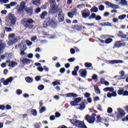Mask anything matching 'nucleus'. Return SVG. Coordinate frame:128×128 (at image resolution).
<instances>
[{
    "label": "nucleus",
    "instance_id": "1",
    "mask_svg": "<svg viewBox=\"0 0 128 128\" xmlns=\"http://www.w3.org/2000/svg\"><path fill=\"white\" fill-rule=\"evenodd\" d=\"M34 20L32 19H23L22 20V24L26 28H29L30 30H32L34 28Z\"/></svg>",
    "mask_w": 128,
    "mask_h": 128
},
{
    "label": "nucleus",
    "instance_id": "2",
    "mask_svg": "<svg viewBox=\"0 0 128 128\" xmlns=\"http://www.w3.org/2000/svg\"><path fill=\"white\" fill-rule=\"evenodd\" d=\"M8 38L10 40L8 42V46H12L14 44H16L20 38V36H16L14 34H10Z\"/></svg>",
    "mask_w": 128,
    "mask_h": 128
},
{
    "label": "nucleus",
    "instance_id": "3",
    "mask_svg": "<svg viewBox=\"0 0 128 128\" xmlns=\"http://www.w3.org/2000/svg\"><path fill=\"white\" fill-rule=\"evenodd\" d=\"M70 122L75 126H78L80 128H88L84 123L82 121L76 120H70Z\"/></svg>",
    "mask_w": 128,
    "mask_h": 128
},
{
    "label": "nucleus",
    "instance_id": "4",
    "mask_svg": "<svg viewBox=\"0 0 128 128\" xmlns=\"http://www.w3.org/2000/svg\"><path fill=\"white\" fill-rule=\"evenodd\" d=\"M54 26H56V23L52 19L50 18H47L43 24L44 28H48V26H53L54 28Z\"/></svg>",
    "mask_w": 128,
    "mask_h": 128
},
{
    "label": "nucleus",
    "instance_id": "5",
    "mask_svg": "<svg viewBox=\"0 0 128 128\" xmlns=\"http://www.w3.org/2000/svg\"><path fill=\"white\" fill-rule=\"evenodd\" d=\"M26 3L24 1L20 4V6L17 10V12L19 14H22V12H24L26 10Z\"/></svg>",
    "mask_w": 128,
    "mask_h": 128
},
{
    "label": "nucleus",
    "instance_id": "6",
    "mask_svg": "<svg viewBox=\"0 0 128 128\" xmlns=\"http://www.w3.org/2000/svg\"><path fill=\"white\" fill-rule=\"evenodd\" d=\"M94 116H96V114H93L92 116H90L89 114H87L85 116L84 119L87 120V122L89 124H94V120H96Z\"/></svg>",
    "mask_w": 128,
    "mask_h": 128
},
{
    "label": "nucleus",
    "instance_id": "7",
    "mask_svg": "<svg viewBox=\"0 0 128 128\" xmlns=\"http://www.w3.org/2000/svg\"><path fill=\"white\" fill-rule=\"evenodd\" d=\"M8 22H10L12 24H16V16L12 14H10L6 18Z\"/></svg>",
    "mask_w": 128,
    "mask_h": 128
},
{
    "label": "nucleus",
    "instance_id": "8",
    "mask_svg": "<svg viewBox=\"0 0 128 128\" xmlns=\"http://www.w3.org/2000/svg\"><path fill=\"white\" fill-rule=\"evenodd\" d=\"M82 18H88V16H90V12L88 9H85L82 11Z\"/></svg>",
    "mask_w": 128,
    "mask_h": 128
},
{
    "label": "nucleus",
    "instance_id": "9",
    "mask_svg": "<svg viewBox=\"0 0 128 128\" xmlns=\"http://www.w3.org/2000/svg\"><path fill=\"white\" fill-rule=\"evenodd\" d=\"M105 4H106V6H110V8H112L113 10H118V8H119L118 5L113 4L109 2H106Z\"/></svg>",
    "mask_w": 128,
    "mask_h": 128
},
{
    "label": "nucleus",
    "instance_id": "10",
    "mask_svg": "<svg viewBox=\"0 0 128 128\" xmlns=\"http://www.w3.org/2000/svg\"><path fill=\"white\" fill-rule=\"evenodd\" d=\"M58 13V20L59 22H64V12L62 10H60Z\"/></svg>",
    "mask_w": 128,
    "mask_h": 128
},
{
    "label": "nucleus",
    "instance_id": "11",
    "mask_svg": "<svg viewBox=\"0 0 128 128\" xmlns=\"http://www.w3.org/2000/svg\"><path fill=\"white\" fill-rule=\"evenodd\" d=\"M62 96H66V98H76L78 96V94L75 93H68Z\"/></svg>",
    "mask_w": 128,
    "mask_h": 128
},
{
    "label": "nucleus",
    "instance_id": "12",
    "mask_svg": "<svg viewBox=\"0 0 128 128\" xmlns=\"http://www.w3.org/2000/svg\"><path fill=\"white\" fill-rule=\"evenodd\" d=\"M20 62L23 64H26L30 62V60L28 58H24V57H21L20 60Z\"/></svg>",
    "mask_w": 128,
    "mask_h": 128
},
{
    "label": "nucleus",
    "instance_id": "13",
    "mask_svg": "<svg viewBox=\"0 0 128 128\" xmlns=\"http://www.w3.org/2000/svg\"><path fill=\"white\" fill-rule=\"evenodd\" d=\"M108 64H122V60H112L108 61Z\"/></svg>",
    "mask_w": 128,
    "mask_h": 128
},
{
    "label": "nucleus",
    "instance_id": "14",
    "mask_svg": "<svg viewBox=\"0 0 128 128\" xmlns=\"http://www.w3.org/2000/svg\"><path fill=\"white\" fill-rule=\"evenodd\" d=\"M12 82V77H10L4 82V86H8L10 82Z\"/></svg>",
    "mask_w": 128,
    "mask_h": 128
},
{
    "label": "nucleus",
    "instance_id": "15",
    "mask_svg": "<svg viewBox=\"0 0 128 128\" xmlns=\"http://www.w3.org/2000/svg\"><path fill=\"white\" fill-rule=\"evenodd\" d=\"M79 72L81 74V76H82L83 78H86V70H80L79 71Z\"/></svg>",
    "mask_w": 128,
    "mask_h": 128
},
{
    "label": "nucleus",
    "instance_id": "16",
    "mask_svg": "<svg viewBox=\"0 0 128 128\" xmlns=\"http://www.w3.org/2000/svg\"><path fill=\"white\" fill-rule=\"evenodd\" d=\"M20 51H24L26 50V45L24 44H22L19 46Z\"/></svg>",
    "mask_w": 128,
    "mask_h": 128
},
{
    "label": "nucleus",
    "instance_id": "17",
    "mask_svg": "<svg viewBox=\"0 0 128 128\" xmlns=\"http://www.w3.org/2000/svg\"><path fill=\"white\" fill-rule=\"evenodd\" d=\"M10 68H14L16 66H18V62H11L8 65Z\"/></svg>",
    "mask_w": 128,
    "mask_h": 128
},
{
    "label": "nucleus",
    "instance_id": "18",
    "mask_svg": "<svg viewBox=\"0 0 128 128\" xmlns=\"http://www.w3.org/2000/svg\"><path fill=\"white\" fill-rule=\"evenodd\" d=\"M32 2L36 6H38L40 4V0H32Z\"/></svg>",
    "mask_w": 128,
    "mask_h": 128
},
{
    "label": "nucleus",
    "instance_id": "19",
    "mask_svg": "<svg viewBox=\"0 0 128 128\" xmlns=\"http://www.w3.org/2000/svg\"><path fill=\"white\" fill-rule=\"evenodd\" d=\"M56 4H54V2L51 3V9L50 10V12H54Z\"/></svg>",
    "mask_w": 128,
    "mask_h": 128
},
{
    "label": "nucleus",
    "instance_id": "20",
    "mask_svg": "<svg viewBox=\"0 0 128 128\" xmlns=\"http://www.w3.org/2000/svg\"><path fill=\"white\" fill-rule=\"evenodd\" d=\"M107 96L109 98H112V96H116V92H114L112 94L108 93L107 94Z\"/></svg>",
    "mask_w": 128,
    "mask_h": 128
},
{
    "label": "nucleus",
    "instance_id": "21",
    "mask_svg": "<svg viewBox=\"0 0 128 128\" xmlns=\"http://www.w3.org/2000/svg\"><path fill=\"white\" fill-rule=\"evenodd\" d=\"M74 30H78V32H80V30H82V26H78V25H74L73 26Z\"/></svg>",
    "mask_w": 128,
    "mask_h": 128
},
{
    "label": "nucleus",
    "instance_id": "22",
    "mask_svg": "<svg viewBox=\"0 0 128 128\" xmlns=\"http://www.w3.org/2000/svg\"><path fill=\"white\" fill-rule=\"evenodd\" d=\"M118 110L121 116H124V114H125V113H124V111L120 108H118Z\"/></svg>",
    "mask_w": 128,
    "mask_h": 128
},
{
    "label": "nucleus",
    "instance_id": "23",
    "mask_svg": "<svg viewBox=\"0 0 128 128\" xmlns=\"http://www.w3.org/2000/svg\"><path fill=\"white\" fill-rule=\"evenodd\" d=\"M91 12H98V9L96 6H94L90 10Z\"/></svg>",
    "mask_w": 128,
    "mask_h": 128
},
{
    "label": "nucleus",
    "instance_id": "24",
    "mask_svg": "<svg viewBox=\"0 0 128 128\" xmlns=\"http://www.w3.org/2000/svg\"><path fill=\"white\" fill-rule=\"evenodd\" d=\"M25 80H26V82H28L29 84H30V82H32L33 79H32V78L30 76L26 77Z\"/></svg>",
    "mask_w": 128,
    "mask_h": 128
},
{
    "label": "nucleus",
    "instance_id": "25",
    "mask_svg": "<svg viewBox=\"0 0 128 128\" xmlns=\"http://www.w3.org/2000/svg\"><path fill=\"white\" fill-rule=\"evenodd\" d=\"M119 4L122 6H126L128 2H126V0H120V2H119Z\"/></svg>",
    "mask_w": 128,
    "mask_h": 128
},
{
    "label": "nucleus",
    "instance_id": "26",
    "mask_svg": "<svg viewBox=\"0 0 128 128\" xmlns=\"http://www.w3.org/2000/svg\"><path fill=\"white\" fill-rule=\"evenodd\" d=\"M102 122V118H100V116H96V122Z\"/></svg>",
    "mask_w": 128,
    "mask_h": 128
},
{
    "label": "nucleus",
    "instance_id": "27",
    "mask_svg": "<svg viewBox=\"0 0 128 128\" xmlns=\"http://www.w3.org/2000/svg\"><path fill=\"white\" fill-rule=\"evenodd\" d=\"M126 18V15L125 14H122V15H120V16H118V18L119 20H124V19Z\"/></svg>",
    "mask_w": 128,
    "mask_h": 128
},
{
    "label": "nucleus",
    "instance_id": "28",
    "mask_svg": "<svg viewBox=\"0 0 128 128\" xmlns=\"http://www.w3.org/2000/svg\"><path fill=\"white\" fill-rule=\"evenodd\" d=\"M118 94H120V96H122H122H125L124 94H126V90H118Z\"/></svg>",
    "mask_w": 128,
    "mask_h": 128
},
{
    "label": "nucleus",
    "instance_id": "29",
    "mask_svg": "<svg viewBox=\"0 0 128 128\" xmlns=\"http://www.w3.org/2000/svg\"><path fill=\"white\" fill-rule=\"evenodd\" d=\"M112 42V39L111 38H108L105 40V43L106 44H110Z\"/></svg>",
    "mask_w": 128,
    "mask_h": 128
},
{
    "label": "nucleus",
    "instance_id": "30",
    "mask_svg": "<svg viewBox=\"0 0 128 128\" xmlns=\"http://www.w3.org/2000/svg\"><path fill=\"white\" fill-rule=\"evenodd\" d=\"M96 14L94 13H92L91 16H90L88 17V19L89 20H92V18H96Z\"/></svg>",
    "mask_w": 128,
    "mask_h": 128
},
{
    "label": "nucleus",
    "instance_id": "31",
    "mask_svg": "<svg viewBox=\"0 0 128 128\" xmlns=\"http://www.w3.org/2000/svg\"><path fill=\"white\" fill-rule=\"evenodd\" d=\"M94 88L96 94H100V89H98V86H94Z\"/></svg>",
    "mask_w": 128,
    "mask_h": 128
},
{
    "label": "nucleus",
    "instance_id": "32",
    "mask_svg": "<svg viewBox=\"0 0 128 128\" xmlns=\"http://www.w3.org/2000/svg\"><path fill=\"white\" fill-rule=\"evenodd\" d=\"M47 14H48V12L46 11L42 12V13L41 14V16H40L41 18H44V17Z\"/></svg>",
    "mask_w": 128,
    "mask_h": 128
},
{
    "label": "nucleus",
    "instance_id": "33",
    "mask_svg": "<svg viewBox=\"0 0 128 128\" xmlns=\"http://www.w3.org/2000/svg\"><path fill=\"white\" fill-rule=\"evenodd\" d=\"M119 35L122 38H124L126 36V34H124V33L120 31H119Z\"/></svg>",
    "mask_w": 128,
    "mask_h": 128
},
{
    "label": "nucleus",
    "instance_id": "34",
    "mask_svg": "<svg viewBox=\"0 0 128 128\" xmlns=\"http://www.w3.org/2000/svg\"><path fill=\"white\" fill-rule=\"evenodd\" d=\"M86 108V105L84 104H82L80 105V107L78 108V109L80 110H84V108Z\"/></svg>",
    "mask_w": 128,
    "mask_h": 128
},
{
    "label": "nucleus",
    "instance_id": "35",
    "mask_svg": "<svg viewBox=\"0 0 128 128\" xmlns=\"http://www.w3.org/2000/svg\"><path fill=\"white\" fill-rule=\"evenodd\" d=\"M77 8L80 10H82V8H85V5L84 4H80L77 6Z\"/></svg>",
    "mask_w": 128,
    "mask_h": 128
},
{
    "label": "nucleus",
    "instance_id": "36",
    "mask_svg": "<svg viewBox=\"0 0 128 128\" xmlns=\"http://www.w3.org/2000/svg\"><path fill=\"white\" fill-rule=\"evenodd\" d=\"M31 112H32V116H36L38 114V113L36 112V110H32L31 111Z\"/></svg>",
    "mask_w": 128,
    "mask_h": 128
},
{
    "label": "nucleus",
    "instance_id": "37",
    "mask_svg": "<svg viewBox=\"0 0 128 128\" xmlns=\"http://www.w3.org/2000/svg\"><path fill=\"white\" fill-rule=\"evenodd\" d=\"M74 100H76V102L78 104H79V102H80V101L82 100V98H75L74 99Z\"/></svg>",
    "mask_w": 128,
    "mask_h": 128
},
{
    "label": "nucleus",
    "instance_id": "38",
    "mask_svg": "<svg viewBox=\"0 0 128 128\" xmlns=\"http://www.w3.org/2000/svg\"><path fill=\"white\" fill-rule=\"evenodd\" d=\"M10 2V0H0L1 4H8Z\"/></svg>",
    "mask_w": 128,
    "mask_h": 128
},
{
    "label": "nucleus",
    "instance_id": "39",
    "mask_svg": "<svg viewBox=\"0 0 128 128\" xmlns=\"http://www.w3.org/2000/svg\"><path fill=\"white\" fill-rule=\"evenodd\" d=\"M98 9H99L102 12V10H104V6L103 5H100L98 6Z\"/></svg>",
    "mask_w": 128,
    "mask_h": 128
},
{
    "label": "nucleus",
    "instance_id": "40",
    "mask_svg": "<svg viewBox=\"0 0 128 128\" xmlns=\"http://www.w3.org/2000/svg\"><path fill=\"white\" fill-rule=\"evenodd\" d=\"M52 84L54 86H60V83L58 81H55L54 82H52Z\"/></svg>",
    "mask_w": 128,
    "mask_h": 128
},
{
    "label": "nucleus",
    "instance_id": "41",
    "mask_svg": "<svg viewBox=\"0 0 128 128\" xmlns=\"http://www.w3.org/2000/svg\"><path fill=\"white\" fill-rule=\"evenodd\" d=\"M71 106H78V103L76 102V100H74V101H72L70 102Z\"/></svg>",
    "mask_w": 128,
    "mask_h": 128
},
{
    "label": "nucleus",
    "instance_id": "42",
    "mask_svg": "<svg viewBox=\"0 0 128 128\" xmlns=\"http://www.w3.org/2000/svg\"><path fill=\"white\" fill-rule=\"evenodd\" d=\"M84 66H85L86 68H91L92 64L88 63V62H86L84 64Z\"/></svg>",
    "mask_w": 128,
    "mask_h": 128
},
{
    "label": "nucleus",
    "instance_id": "43",
    "mask_svg": "<svg viewBox=\"0 0 128 128\" xmlns=\"http://www.w3.org/2000/svg\"><path fill=\"white\" fill-rule=\"evenodd\" d=\"M10 6H16V4H18V2H11L10 4Z\"/></svg>",
    "mask_w": 128,
    "mask_h": 128
},
{
    "label": "nucleus",
    "instance_id": "44",
    "mask_svg": "<svg viewBox=\"0 0 128 128\" xmlns=\"http://www.w3.org/2000/svg\"><path fill=\"white\" fill-rule=\"evenodd\" d=\"M5 46H4V44H3L2 47H0V54H2V52H3Z\"/></svg>",
    "mask_w": 128,
    "mask_h": 128
},
{
    "label": "nucleus",
    "instance_id": "45",
    "mask_svg": "<svg viewBox=\"0 0 128 128\" xmlns=\"http://www.w3.org/2000/svg\"><path fill=\"white\" fill-rule=\"evenodd\" d=\"M107 112H108V114H112V108L110 107L108 108Z\"/></svg>",
    "mask_w": 128,
    "mask_h": 128
},
{
    "label": "nucleus",
    "instance_id": "46",
    "mask_svg": "<svg viewBox=\"0 0 128 128\" xmlns=\"http://www.w3.org/2000/svg\"><path fill=\"white\" fill-rule=\"evenodd\" d=\"M5 30H6L8 32H10L12 30L10 28L5 27Z\"/></svg>",
    "mask_w": 128,
    "mask_h": 128
},
{
    "label": "nucleus",
    "instance_id": "47",
    "mask_svg": "<svg viewBox=\"0 0 128 128\" xmlns=\"http://www.w3.org/2000/svg\"><path fill=\"white\" fill-rule=\"evenodd\" d=\"M46 110V108L44 106H43L41 108V109L40 110V114H42Z\"/></svg>",
    "mask_w": 128,
    "mask_h": 128
},
{
    "label": "nucleus",
    "instance_id": "48",
    "mask_svg": "<svg viewBox=\"0 0 128 128\" xmlns=\"http://www.w3.org/2000/svg\"><path fill=\"white\" fill-rule=\"evenodd\" d=\"M26 44L27 46H32V42L28 40H26Z\"/></svg>",
    "mask_w": 128,
    "mask_h": 128
},
{
    "label": "nucleus",
    "instance_id": "49",
    "mask_svg": "<svg viewBox=\"0 0 128 128\" xmlns=\"http://www.w3.org/2000/svg\"><path fill=\"white\" fill-rule=\"evenodd\" d=\"M104 25L106 26H113V25L112 24H110L108 22L104 23Z\"/></svg>",
    "mask_w": 128,
    "mask_h": 128
},
{
    "label": "nucleus",
    "instance_id": "50",
    "mask_svg": "<svg viewBox=\"0 0 128 128\" xmlns=\"http://www.w3.org/2000/svg\"><path fill=\"white\" fill-rule=\"evenodd\" d=\"M92 78H93V80H94L96 82V80H98V75L94 74L92 76Z\"/></svg>",
    "mask_w": 128,
    "mask_h": 128
},
{
    "label": "nucleus",
    "instance_id": "51",
    "mask_svg": "<svg viewBox=\"0 0 128 128\" xmlns=\"http://www.w3.org/2000/svg\"><path fill=\"white\" fill-rule=\"evenodd\" d=\"M20 56H22V58H24V56L26 57V54L24 52V51H21Z\"/></svg>",
    "mask_w": 128,
    "mask_h": 128
},
{
    "label": "nucleus",
    "instance_id": "52",
    "mask_svg": "<svg viewBox=\"0 0 128 128\" xmlns=\"http://www.w3.org/2000/svg\"><path fill=\"white\" fill-rule=\"evenodd\" d=\"M44 88V85H40L38 86V90H42Z\"/></svg>",
    "mask_w": 128,
    "mask_h": 128
},
{
    "label": "nucleus",
    "instance_id": "53",
    "mask_svg": "<svg viewBox=\"0 0 128 128\" xmlns=\"http://www.w3.org/2000/svg\"><path fill=\"white\" fill-rule=\"evenodd\" d=\"M112 22H114V23L118 22V18H114L112 19Z\"/></svg>",
    "mask_w": 128,
    "mask_h": 128
},
{
    "label": "nucleus",
    "instance_id": "54",
    "mask_svg": "<svg viewBox=\"0 0 128 128\" xmlns=\"http://www.w3.org/2000/svg\"><path fill=\"white\" fill-rule=\"evenodd\" d=\"M37 70H38L40 72H44V68H42V66L38 68Z\"/></svg>",
    "mask_w": 128,
    "mask_h": 128
},
{
    "label": "nucleus",
    "instance_id": "55",
    "mask_svg": "<svg viewBox=\"0 0 128 128\" xmlns=\"http://www.w3.org/2000/svg\"><path fill=\"white\" fill-rule=\"evenodd\" d=\"M16 94H22V91L20 89L16 90Z\"/></svg>",
    "mask_w": 128,
    "mask_h": 128
},
{
    "label": "nucleus",
    "instance_id": "56",
    "mask_svg": "<svg viewBox=\"0 0 128 128\" xmlns=\"http://www.w3.org/2000/svg\"><path fill=\"white\" fill-rule=\"evenodd\" d=\"M26 12H32V10L30 8H28L26 7V9H25Z\"/></svg>",
    "mask_w": 128,
    "mask_h": 128
},
{
    "label": "nucleus",
    "instance_id": "57",
    "mask_svg": "<svg viewBox=\"0 0 128 128\" xmlns=\"http://www.w3.org/2000/svg\"><path fill=\"white\" fill-rule=\"evenodd\" d=\"M34 54L32 53H30L28 55V58H32Z\"/></svg>",
    "mask_w": 128,
    "mask_h": 128
},
{
    "label": "nucleus",
    "instance_id": "58",
    "mask_svg": "<svg viewBox=\"0 0 128 128\" xmlns=\"http://www.w3.org/2000/svg\"><path fill=\"white\" fill-rule=\"evenodd\" d=\"M50 120H56V116H51L50 117Z\"/></svg>",
    "mask_w": 128,
    "mask_h": 128
},
{
    "label": "nucleus",
    "instance_id": "59",
    "mask_svg": "<svg viewBox=\"0 0 128 128\" xmlns=\"http://www.w3.org/2000/svg\"><path fill=\"white\" fill-rule=\"evenodd\" d=\"M40 10H42L40 9V8H38L36 10V14H38V12H40Z\"/></svg>",
    "mask_w": 128,
    "mask_h": 128
},
{
    "label": "nucleus",
    "instance_id": "60",
    "mask_svg": "<svg viewBox=\"0 0 128 128\" xmlns=\"http://www.w3.org/2000/svg\"><path fill=\"white\" fill-rule=\"evenodd\" d=\"M6 110H11L12 106H10V104H7L6 106Z\"/></svg>",
    "mask_w": 128,
    "mask_h": 128
},
{
    "label": "nucleus",
    "instance_id": "61",
    "mask_svg": "<svg viewBox=\"0 0 128 128\" xmlns=\"http://www.w3.org/2000/svg\"><path fill=\"white\" fill-rule=\"evenodd\" d=\"M44 68L45 72H48V68L46 66H44Z\"/></svg>",
    "mask_w": 128,
    "mask_h": 128
},
{
    "label": "nucleus",
    "instance_id": "62",
    "mask_svg": "<svg viewBox=\"0 0 128 128\" xmlns=\"http://www.w3.org/2000/svg\"><path fill=\"white\" fill-rule=\"evenodd\" d=\"M95 18L96 20H102V17L100 16H98Z\"/></svg>",
    "mask_w": 128,
    "mask_h": 128
},
{
    "label": "nucleus",
    "instance_id": "63",
    "mask_svg": "<svg viewBox=\"0 0 128 128\" xmlns=\"http://www.w3.org/2000/svg\"><path fill=\"white\" fill-rule=\"evenodd\" d=\"M6 12H8V11L6 10H2V12H1V14H6Z\"/></svg>",
    "mask_w": 128,
    "mask_h": 128
},
{
    "label": "nucleus",
    "instance_id": "64",
    "mask_svg": "<svg viewBox=\"0 0 128 128\" xmlns=\"http://www.w3.org/2000/svg\"><path fill=\"white\" fill-rule=\"evenodd\" d=\"M68 16H69V18H72L74 16V14L70 12L68 13Z\"/></svg>",
    "mask_w": 128,
    "mask_h": 128
}]
</instances>
